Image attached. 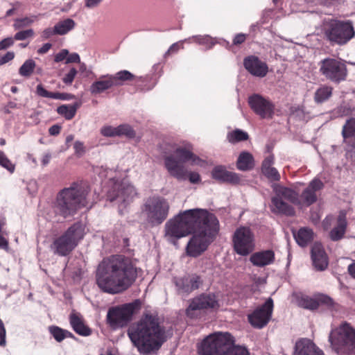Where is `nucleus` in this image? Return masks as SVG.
Wrapping results in <instances>:
<instances>
[{
    "instance_id": "obj_29",
    "label": "nucleus",
    "mask_w": 355,
    "mask_h": 355,
    "mask_svg": "<svg viewBox=\"0 0 355 355\" xmlns=\"http://www.w3.org/2000/svg\"><path fill=\"white\" fill-rule=\"evenodd\" d=\"M212 178L220 182L237 183L239 178L235 173L227 171L224 166H217L211 172Z\"/></svg>"
},
{
    "instance_id": "obj_25",
    "label": "nucleus",
    "mask_w": 355,
    "mask_h": 355,
    "mask_svg": "<svg viewBox=\"0 0 355 355\" xmlns=\"http://www.w3.org/2000/svg\"><path fill=\"white\" fill-rule=\"evenodd\" d=\"M250 261L254 266L264 267L274 262L275 252L271 250L257 252L250 256Z\"/></svg>"
},
{
    "instance_id": "obj_21",
    "label": "nucleus",
    "mask_w": 355,
    "mask_h": 355,
    "mask_svg": "<svg viewBox=\"0 0 355 355\" xmlns=\"http://www.w3.org/2000/svg\"><path fill=\"white\" fill-rule=\"evenodd\" d=\"M174 283L180 294H188L193 290L198 288L201 281L198 276L192 275L175 278Z\"/></svg>"
},
{
    "instance_id": "obj_16",
    "label": "nucleus",
    "mask_w": 355,
    "mask_h": 355,
    "mask_svg": "<svg viewBox=\"0 0 355 355\" xmlns=\"http://www.w3.org/2000/svg\"><path fill=\"white\" fill-rule=\"evenodd\" d=\"M272 309L273 301L271 298H268L262 306L255 309L251 314L248 315L249 322L254 328H263L270 320Z\"/></svg>"
},
{
    "instance_id": "obj_36",
    "label": "nucleus",
    "mask_w": 355,
    "mask_h": 355,
    "mask_svg": "<svg viewBox=\"0 0 355 355\" xmlns=\"http://www.w3.org/2000/svg\"><path fill=\"white\" fill-rule=\"evenodd\" d=\"M76 24L75 21L70 18L59 21L55 25L57 35H64L67 34L75 28Z\"/></svg>"
},
{
    "instance_id": "obj_20",
    "label": "nucleus",
    "mask_w": 355,
    "mask_h": 355,
    "mask_svg": "<svg viewBox=\"0 0 355 355\" xmlns=\"http://www.w3.org/2000/svg\"><path fill=\"white\" fill-rule=\"evenodd\" d=\"M243 64L246 70L254 76L263 78L268 71L267 64L254 55L245 58Z\"/></svg>"
},
{
    "instance_id": "obj_31",
    "label": "nucleus",
    "mask_w": 355,
    "mask_h": 355,
    "mask_svg": "<svg viewBox=\"0 0 355 355\" xmlns=\"http://www.w3.org/2000/svg\"><path fill=\"white\" fill-rule=\"evenodd\" d=\"M70 324L78 334L87 336L91 334V330L83 322V319L75 313L70 315Z\"/></svg>"
},
{
    "instance_id": "obj_18",
    "label": "nucleus",
    "mask_w": 355,
    "mask_h": 355,
    "mask_svg": "<svg viewBox=\"0 0 355 355\" xmlns=\"http://www.w3.org/2000/svg\"><path fill=\"white\" fill-rule=\"evenodd\" d=\"M248 103L251 109L262 119H271L274 114L275 106L268 99L259 94L249 97Z\"/></svg>"
},
{
    "instance_id": "obj_51",
    "label": "nucleus",
    "mask_w": 355,
    "mask_h": 355,
    "mask_svg": "<svg viewBox=\"0 0 355 355\" xmlns=\"http://www.w3.org/2000/svg\"><path fill=\"white\" fill-rule=\"evenodd\" d=\"M77 74V70L75 68H71L70 71L62 78V81L67 85H70L73 81Z\"/></svg>"
},
{
    "instance_id": "obj_52",
    "label": "nucleus",
    "mask_w": 355,
    "mask_h": 355,
    "mask_svg": "<svg viewBox=\"0 0 355 355\" xmlns=\"http://www.w3.org/2000/svg\"><path fill=\"white\" fill-rule=\"evenodd\" d=\"M73 148L75 150V154L78 157L83 156L85 153V148L83 142L80 141H75L73 144Z\"/></svg>"
},
{
    "instance_id": "obj_5",
    "label": "nucleus",
    "mask_w": 355,
    "mask_h": 355,
    "mask_svg": "<svg viewBox=\"0 0 355 355\" xmlns=\"http://www.w3.org/2000/svg\"><path fill=\"white\" fill-rule=\"evenodd\" d=\"M209 213L206 209H193L179 214L166 223V239L175 243L178 239L191 233Z\"/></svg>"
},
{
    "instance_id": "obj_37",
    "label": "nucleus",
    "mask_w": 355,
    "mask_h": 355,
    "mask_svg": "<svg viewBox=\"0 0 355 355\" xmlns=\"http://www.w3.org/2000/svg\"><path fill=\"white\" fill-rule=\"evenodd\" d=\"M333 88L328 85H322L318 88L314 94V101L317 103H322L327 101L332 95Z\"/></svg>"
},
{
    "instance_id": "obj_22",
    "label": "nucleus",
    "mask_w": 355,
    "mask_h": 355,
    "mask_svg": "<svg viewBox=\"0 0 355 355\" xmlns=\"http://www.w3.org/2000/svg\"><path fill=\"white\" fill-rule=\"evenodd\" d=\"M293 355H324V354L311 340L302 338L296 342Z\"/></svg>"
},
{
    "instance_id": "obj_35",
    "label": "nucleus",
    "mask_w": 355,
    "mask_h": 355,
    "mask_svg": "<svg viewBox=\"0 0 355 355\" xmlns=\"http://www.w3.org/2000/svg\"><path fill=\"white\" fill-rule=\"evenodd\" d=\"M81 101L76 102L71 105H62L57 108V112L67 120H71L74 117L77 110L81 106Z\"/></svg>"
},
{
    "instance_id": "obj_15",
    "label": "nucleus",
    "mask_w": 355,
    "mask_h": 355,
    "mask_svg": "<svg viewBox=\"0 0 355 355\" xmlns=\"http://www.w3.org/2000/svg\"><path fill=\"white\" fill-rule=\"evenodd\" d=\"M135 188L128 182H115L107 193V198L111 202L116 201L119 206L126 207L137 196Z\"/></svg>"
},
{
    "instance_id": "obj_48",
    "label": "nucleus",
    "mask_w": 355,
    "mask_h": 355,
    "mask_svg": "<svg viewBox=\"0 0 355 355\" xmlns=\"http://www.w3.org/2000/svg\"><path fill=\"white\" fill-rule=\"evenodd\" d=\"M6 225L4 218L0 219V248L4 250L8 249V241L3 236V227Z\"/></svg>"
},
{
    "instance_id": "obj_47",
    "label": "nucleus",
    "mask_w": 355,
    "mask_h": 355,
    "mask_svg": "<svg viewBox=\"0 0 355 355\" xmlns=\"http://www.w3.org/2000/svg\"><path fill=\"white\" fill-rule=\"evenodd\" d=\"M101 134L107 137H117L116 127L112 125H105L101 128Z\"/></svg>"
},
{
    "instance_id": "obj_13",
    "label": "nucleus",
    "mask_w": 355,
    "mask_h": 355,
    "mask_svg": "<svg viewBox=\"0 0 355 355\" xmlns=\"http://www.w3.org/2000/svg\"><path fill=\"white\" fill-rule=\"evenodd\" d=\"M320 73L328 80L340 83L346 80L348 71L343 60L339 58H327L319 64Z\"/></svg>"
},
{
    "instance_id": "obj_49",
    "label": "nucleus",
    "mask_w": 355,
    "mask_h": 355,
    "mask_svg": "<svg viewBox=\"0 0 355 355\" xmlns=\"http://www.w3.org/2000/svg\"><path fill=\"white\" fill-rule=\"evenodd\" d=\"M34 32L32 29H28L22 31H19L15 35V39L16 40H24L28 37H33Z\"/></svg>"
},
{
    "instance_id": "obj_54",
    "label": "nucleus",
    "mask_w": 355,
    "mask_h": 355,
    "mask_svg": "<svg viewBox=\"0 0 355 355\" xmlns=\"http://www.w3.org/2000/svg\"><path fill=\"white\" fill-rule=\"evenodd\" d=\"M57 35L55 26L53 28H46L41 33V37L44 40L50 38L51 36Z\"/></svg>"
},
{
    "instance_id": "obj_43",
    "label": "nucleus",
    "mask_w": 355,
    "mask_h": 355,
    "mask_svg": "<svg viewBox=\"0 0 355 355\" xmlns=\"http://www.w3.org/2000/svg\"><path fill=\"white\" fill-rule=\"evenodd\" d=\"M248 139V133L241 130H236L234 131H232L227 135V139L231 143H236L241 141H245L247 140Z\"/></svg>"
},
{
    "instance_id": "obj_19",
    "label": "nucleus",
    "mask_w": 355,
    "mask_h": 355,
    "mask_svg": "<svg viewBox=\"0 0 355 355\" xmlns=\"http://www.w3.org/2000/svg\"><path fill=\"white\" fill-rule=\"evenodd\" d=\"M297 304L300 307L309 310H315L320 306L331 308L334 302L331 297L324 294H317L313 297L301 295L297 298Z\"/></svg>"
},
{
    "instance_id": "obj_27",
    "label": "nucleus",
    "mask_w": 355,
    "mask_h": 355,
    "mask_svg": "<svg viewBox=\"0 0 355 355\" xmlns=\"http://www.w3.org/2000/svg\"><path fill=\"white\" fill-rule=\"evenodd\" d=\"M275 157L273 155L267 156L261 164V172L263 175L271 182H277L280 180V174L273 166Z\"/></svg>"
},
{
    "instance_id": "obj_59",
    "label": "nucleus",
    "mask_w": 355,
    "mask_h": 355,
    "mask_svg": "<svg viewBox=\"0 0 355 355\" xmlns=\"http://www.w3.org/2000/svg\"><path fill=\"white\" fill-rule=\"evenodd\" d=\"M246 40V35L243 33H238L233 39V44L239 45L243 44Z\"/></svg>"
},
{
    "instance_id": "obj_39",
    "label": "nucleus",
    "mask_w": 355,
    "mask_h": 355,
    "mask_svg": "<svg viewBox=\"0 0 355 355\" xmlns=\"http://www.w3.org/2000/svg\"><path fill=\"white\" fill-rule=\"evenodd\" d=\"M49 331L51 334L53 336L55 340L58 342H61L64 338L68 337H73V334L70 331L64 330L56 326L50 327Z\"/></svg>"
},
{
    "instance_id": "obj_11",
    "label": "nucleus",
    "mask_w": 355,
    "mask_h": 355,
    "mask_svg": "<svg viewBox=\"0 0 355 355\" xmlns=\"http://www.w3.org/2000/svg\"><path fill=\"white\" fill-rule=\"evenodd\" d=\"M140 306V302L135 300L109 309L107 313L108 324L114 329L126 326L132 319L133 315L139 310Z\"/></svg>"
},
{
    "instance_id": "obj_32",
    "label": "nucleus",
    "mask_w": 355,
    "mask_h": 355,
    "mask_svg": "<svg viewBox=\"0 0 355 355\" xmlns=\"http://www.w3.org/2000/svg\"><path fill=\"white\" fill-rule=\"evenodd\" d=\"M296 242L302 247L306 246L314 238V232L309 227H302L294 233Z\"/></svg>"
},
{
    "instance_id": "obj_58",
    "label": "nucleus",
    "mask_w": 355,
    "mask_h": 355,
    "mask_svg": "<svg viewBox=\"0 0 355 355\" xmlns=\"http://www.w3.org/2000/svg\"><path fill=\"white\" fill-rule=\"evenodd\" d=\"M334 220V217L332 216H327L322 220V226L323 229L324 230H329L331 227Z\"/></svg>"
},
{
    "instance_id": "obj_30",
    "label": "nucleus",
    "mask_w": 355,
    "mask_h": 355,
    "mask_svg": "<svg viewBox=\"0 0 355 355\" xmlns=\"http://www.w3.org/2000/svg\"><path fill=\"white\" fill-rule=\"evenodd\" d=\"M272 189L276 197L284 198L293 204H299L298 194L294 190L277 184H273Z\"/></svg>"
},
{
    "instance_id": "obj_46",
    "label": "nucleus",
    "mask_w": 355,
    "mask_h": 355,
    "mask_svg": "<svg viewBox=\"0 0 355 355\" xmlns=\"http://www.w3.org/2000/svg\"><path fill=\"white\" fill-rule=\"evenodd\" d=\"M0 166L6 168L9 172L13 173L15 169V166L7 157L5 153L0 150Z\"/></svg>"
},
{
    "instance_id": "obj_64",
    "label": "nucleus",
    "mask_w": 355,
    "mask_h": 355,
    "mask_svg": "<svg viewBox=\"0 0 355 355\" xmlns=\"http://www.w3.org/2000/svg\"><path fill=\"white\" fill-rule=\"evenodd\" d=\"M51 46H52L51 44L46 43L41 48H40L37 50V53L39 54H44V53H47L50 50Z\"/></svg>"
},
{
    "instance_id": "obj_24",
    "label": "nucleus",
    "mask_w": 355,
    "mask_h": 355,
    "mask_svg": "<svg viewBox=\"0 0 355 355\" xmlns=\"http://www.w3.org/2000/svg\"><path fill=\"white\" fill-rule=\"evenodd\" d=\"M323 187V182L318 178H314L301 194L304 202L309 206L316 202V192L322 189Z\"/></svg>"
},
{
    "instance_id": "obj_44",
    "label": "nucleus",
    "mask_w": 355,
    "mask_h": 355,
    "mask_svg": "<svg viewBox=\"0 0 355 355\" xmlns=\"http://www.w3.org/2000/svg\"><path fill=\"white\" fill-rule=\"evenodd\" d=\"M192 40L200 45L205 46L207 49L211 48L215 44L214 39L208 35L193 36Z\"/></svg>"
},
{
    "instance_id": "obj_50",
    "label": "nucleus",
    "mask_w": 355,
    "mask_h": 355,
    "mask_svg": "<svg viewBox=\"0 0 355 355\" xmlns=\"http://www.w3.org/2000/svg\"><path fill=\"white\" fill-rule=\"evenodd\" d=\"M183 49V45L182 42H178L173 44L168 51L164 54V58H167L168 56L176 53L180 49Z\"/></svg>"
},
{
    "instance_id": "obj_42",
    "label": "nucleus",
    "mask_w": 355,
    "mask_h": 355,
    "mask_svg": "<svg viewBox=\"0 0 355 355\" xmlns=\"http://www.w3.org/2000/svg\"><path fill=\"white\" fill-rule=\"evenodd\" d=\"M36 93L38 96L44 98H49L53 99H61V98H62V93L48 92L41 84L37 86Z\"/></svg>"
},
{
    "instance_id": "obj_34",
    "label": "nucleus",
    "mask_w": 355,
    "mask_h": 355,
    "mask_svg": "<svg viewBox=\"0 0 355 355\" xmlns=\"http://www.w3.org/2000/svg\"><path fill=\"white\" fill-rule=\"evenodd\" d=\"M272 204L274 207L273 211L284 214L287 216H293L295 214L292 206L283 201L282 199L274 196L272 198Z\"/></svg>"
},
{
    "instance_id": "obj_6",
    "label": "nucleus",
    "mask_w": 355,
    "mask_h": 355,
    "mask_svg": "<svg viewBox=\"0 0 355 355\" xmlns=\"http://www.w3.org/2000/svg\"><path fill=\"white\" fill-rule=\"evenodd\" d=\"M207 216L192 231L193 236L185 249L186 254L189 257H197L201 255L219 231V221L216 216L209 213Z\"/></svg>"
},
{
    "instance_id": "obj_63",
    "label": "nucleus",
    "mask_w": 355,
    "mask_h": 355,
    "mask_svg": "<svg viewBox=\"0 0 355 355\" xmlns=\"http://www.w3.org/2000/svg\"><path fill=\"white\" fill-rule=\"evenodd\" d=\"M61 127L58 125H53L49 129V132L51 135H57L60 133Z\"/></svg>"
},
{
    "instance_id": "obj_12",
    "label": "nucleus",
    "mask_w": 355,
    "mask_h": 355,
    "mask_svg": "<svg viewBox=\"0 0 355 355\" xmlns=\"http://www.w3.org/2000/svg\"><path fill=\"white\" fill-rule=\"evenodd\" d=\"M168 201L162 197L148 198L144 205L143 213L153 225H159L167 218L169 211Z\"/></svg>"
},
{
    "instance_id": "obj_10",
    "label": "nucleus",
    "mask_w": 355,
    "mask_h": 355,
    "mask_svg": "<svg viewBox=\"0 0 355 355\" xmlns=\"http://www.w3.org/2000/svg\"><path fill=\"white\" fill-rule=\"evenodd\" d=\"M332 349L340 355L355 351V329L343 323L332 329L329 336Z\"/></svg>"
},
{
    "instance_id": "obj_45",
    "label": "nucleus",
    "mask_w": 355,
    "mask_h": 355,
    "mask_svg": "<svg viewBox=\"0 0 355 355\" xmlns=\"http://www.w3.org/2000/svg\"><path fill=\"white\" fill-rule=\"evenodd\" d=\"M117 137L125 136L128 138H133L135 132L132 127L128 124H122L116 127Z\"/></svg>"
},
{
    "instance_id": "obj_41",
    "label": "nucleus",
    "mask_w": 355,
    "mask_h": 355,
    "mask_svg": "<svg viewBox=\"0 0 355 355\" xmlns=\"http://www.w3.org/2000/svg\"><path fill=\"white\" fill-rule=\"evenodd\" d=\"M35 67V62L33 60L29 59L24 62L19 69V73L21 76H30Z\"/></svg>"
},
{
    "instance_id": "obj_33",
    "label": "nucleus",
    "mask_w": 355,
    "mask_h": 355,
    "mask_svg": "<svg viewBox=\"0 0 355 355\" xmlns=\"http://www.w3.org/2000/svg\"><path fill=\"white\" fill-rule=\"evenodd\" d=\"M254 158L248 152H242L237 159L236 166L240 171H245L254 168Z\"/></svg>"
},
{
    "instance_id": "obj_9",
    "label": "nucleus",
    "mask_w": 355,
    "mask_h": 355,
    "mask_svg": "<svg viewBox=\"0 0 355 355\" xmlns=\"http://www.w3.org/2000/svg\"><path fill=\"white\" fill-rule=\"evenodd\" d=\"M84 235L85 227L80 223H76L63 234L54 239L51 250L55 254L67 256L74 250Z\"/></svg>"
},
{
    "instance_id": "obj_28",
    "label": "nucleus",
    "mask_w": 355,
    "mask_h": 355,
    "mask_svg": "<svg viewBox=\"0 0 355 355\" xmlns=\"http://www.w3.org/2000/svg\"><path fill=\"white\" fill-rule=\"evenodd\" d=\"M112 75L107 74L101 76L97 80L94 81L89 87L92 94L96 95L114 87Z\"/></svg>"
},
{
    "instance_id": "obj_61",
    "label": "nucleus",
    "mask_w": 355,
    "mask_h": 355,
    "mask_svg": "<svg viewBox=\"0 0 355 355\" xmlns=\"http://www.w3.org/2000/svg\"><path fill=\"white\" fill-rule=\"evenodd\" d=\"M80 62V56L78 53H73L67 58L66 63Z\"/></svg>"
},
{
    "instance_id": "obj_56",
    "label": "nucleus",
    "mask_w": 355,
    "mask_h": 355,
    "mask_svg": "<svg viewBox=\"0 0 355 355\" xmlns=\"http://www.w3.org/2000/svg\"><path fill=\"white\" fill-rule=\"evenodd\" d=\"M69 51L67 49H62L55 55V62H59L67 58Z\"/></svg>"
},
{
    "instance_id": "obj_57",
    "label": "nucleus",
    "mask_w": 355,
    "mask_h": 355,
    "mask_svg": "<svg viewBox=\"0 0 355 355\" xmlns=\"http://www.w3.org/2000/svg\"><path fill=\"white\" fill-rule=\"evenodd\" d=\"M6 345V329L2 320L0 319V346Z\"/></svg>"
},
{
    "instance_id": "obj_40",
    "label": "nucleus",
    "mask_w": 355,
    "mask_h": 355,
    "mask_svg": "<svg viewBox=\"0 0 355 355\" xmlns=\"http://www.w3.org/2000/svg\"><path fill=\"white\" fill-rule=\"evenodd\" d=\"M342 135L345 139L355 137V118L346 121L343 127Z\"/></svg>"
},
{
    "instance_id": "obj_53",
    "label": "nucleus",
    "mask_w": 355,
    "mask_h": 355,
    "mask_svg": "<svg viewBox=\"0 0 355 355\" xmlns=\"http://www.w3.org/2000/svg\"><path fill=\"white\" fill-rule=\"evenodd\" d=\"M34 21V19L28 17H25L23 19H17L15 23V26L17 28H21L23 26H26L31 24Z\"/></svg>"
},
{
    "instance_id": "obj_3",
    "label": "nucleus",
    "mask_w": 355,
    "mask_h": 355,
    "mask_svg": "<svg viewBox=\"0 0 355 355\" xmlns=\"http://www.w3.org/2000/svg\"><path fill=\"white\" fill-rule=\"evenodd\" d=\"M127 334L133 345L143 354L159 350L166 340L165 329L160 325L158 318L149 313L132 323Z\"/></svg>"
},
{
    "instance_id": "obj_2",
    "label": "nucleus",
    "mask_w": 355,
    "mask_h": 355,
    "mask_svg": "<svg viewBox=\"0 0 355 355\" xmlns=\"http://www.w3.org/2000/svg\"><path fill=\"white\" fill-rule=\"evenodd\" d=\"M164 154V166L170 175L179 181L189 179L193 184L200 181V176L196 172H189L184 162H190L191 165L202 166L204 161L192 152V146L189 143L166 142L162 147Z\"/></svg>"
},
{
    "instance_id": "obj_7",
    "label": "nucleus",
    "mask_w": 355,
    "mask_h": 355,
    "mask_svg": "<svg viewBox=\"0 0 355 355\" xmlns=\"http://www.w3.org/2000/svg\"><path fill=\"white\" fill-rule=\"evenodd\" d=\"M199 355H249L241 346H231L228 333H215L208 336L198 348Z\"/></svg>"
},
{
    "instance_id": "obj_23",
    "label": "nucleus",
    "mask_w": 355,
    "mask_h": 355,
    "mask_svg": "<svg viewBox=\"0 0 355 355\" xmlns=\"http://www.w3.org/2000/svg\"><path fill=\"white\" fill-rule=\"evenodd\" d=\"M311 253L315 268L318 270H324L328 266V258L322 244L315 243L311 248Z\"/></svg>"
},
{
    "instance_id": "obj_60",
    "label": "nucleus",
    "mask_w": 355,
    "mask_h": 355,
    "mask_svg": "<svg viewBox=\"0 0 355 355\" xmlns=\"http://www.w3.org/2000/svg\"><path fill=\"white\" fill-rule=\"evenodd\" d=\"M13 40L11 37H7L0 42V51L5 49L13 44Z\"/></svg>"
},
{
    "instance_id": "obj_38",
    "label": "nucleus",
    "mask_w": 355,
    "mask_h": 355,
    "mask_svg": "<svg viewBox=\"0 0 355 355\" xmlns=\"http://www.w3.org/2000/svg\"><path fill=\"white\" fill-rule=\"evenodd\" d=\"M134 77L135 76L127 70H122L112 75L115 86L122 85L125 81L132 80Z\"/></svg>"
},
{
    "instance_id": "obj_17",
    "label": "nucleus",
    "mask_w": 355,
    "mask_h": 355,
    "mask_svg": "<svg viewBox=\"0 0 355 355\" xmlns=\"http://www.w3.org/2000/svg\"><path fill=\"white\" fill-rule=\"evenodd\" d=\"M219 307L218 300L214 294H203L194 297L186 310L187 316L194 318L195 311L203 309H216Z\"/></svg>"
},
{
    "instance_id": "obj_4",
    "label": "nucleus",
    "mask_w": 355,
    "mask_h": 355,
    "mask_svg": "<svg viewBox=\"0 0 355 355\" xmlns=\"http://www.w3.org/2000/svg\"><path fill=\"white\" fill-rule=\"evenodd\" d=\"M89 192L87 187L77 182L64 188L58 192L53 204L54 213L64 218L73 216L80 209L87 205V197Z\"/></svg>"
},
{
    "instance_id": "obj_8",
    "label": "nucleus",
    "mask_w": 355,
    "mask_h": 355,
    "mask_svg": "<svg viewBox=\"0 0 355 355\" xmlns=\"http://www.w3.org/2000/svg\"><path fill=\"white\" fill-rule=\"evenodd\" d=\"M321 30L324 38L332 45H345L355 36L353 23L350 20L324 19Z\"/></svg>"
},
{
    "instance_id": "obj_62",
    "label": "nucleus",
    "mask_w": 355,
    "mask_h": 355,
    "mask_svg": "<svg viewBox=\"0 0 355 355\" xmlns=\"http://www.w3.org/2000/svg\"><path fill=\"white\" fill-rule=\"evenodd\" d=\"M307 3L328 6L331 3L332 0H305Z\"/></svg>"
},
{
    "instance_id": "obj_26",
    "label": "nucleus",
    "mask_w": 355,
    "mask_h": 355,
    "mask_svg": "<svg viewBox=\"0 0 355 355\" xmlns=\"http://www.w3.org/2000/svg\"><path fill=\"white\" fill-rule=\"evenodd\" d=\"M347 225L346 214L342 211L336 219V226L329 233L330 239L333 241L342 239L345 234Z\"/></svg>"
},
{
    "instance_id": "obj_1",
    "label": "nucleus",
    "mask_w": 355,
    "mask_h": 355,
    "mask_svg": "<svg viewBox=\"0 0 355 355\" xmlns=\"http://www.w3.org/2000/svg\"><path fill=\"white\" fill-rule=\"evenodd\" d=\"M139 269L123 255L104 259L98 266L96 281L103 292L117 294L128 289L135 282Z\"/></svg>"
},
{
    "instance_id": "obj_55",
    "label": "nucleus",
    "mask_w": 355,
    "mask_h": 355,
    "mask_svg": "<svg viewBox=\"0 0 355 355\" xmlns=\"http://www.w3.org/2000/svg\"><path fill=\"white\" fill-rule=\"evenodd\" d=\"M15 57V53L12 51L7 52L5 55L0 56V65L4 64L12 60Z\"/></svg>"
},
{
    "instance_id": "obj_14",
    "label": "nucleus",
    "mask_w": 355,
    "mask_h": 355,
    "mask_svg": "<svg viewBox=\"0 0 355 355\" xmlns=\"http://www.w3.org/2000/svg\"><path fill=\"white\" fill-rule=\"evenodd\" d=\"M232 243L234 250L238 254L247 256L255 248L254 234L250 227H240L232 236Z\"/></svg>"
}]
</instances>
